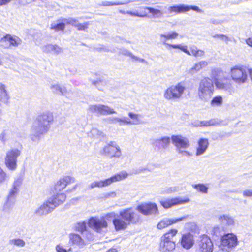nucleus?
<instances>
[{"label": "nucleus", "instance_id": "f257e3e1", "mask_svg": "<svg viewBox=\"0 0 252 252\" xmlns=\"http://www.w3.org/2000/svg\"><path fill=\"white\" fill-rule=\"evenodd\" d=\"M178 233L176 229H171L164 233L160 238L159 251L160 252H173L176 248L174 237Z\"/></svg>", "mask_w": 252, "mask_h": 252}, {"label": "nucleus", "instance_id": "f03ea898", "mask_svg": "<svg viewBox=\"0 0 252 252\" xmlns=\"http://www.w3.org/2000/svg\"><path fill=\"white\" fill-rule=\"evenodd\" d=\"M215 91L213 81L209 77H204L199 82L198 89L199 98L204 101L209 100Z\"/></svg>", "mask_w": 252, "mask_h": 252}, {"label": "nucleus", "instance_id": "7ed1b4c3", "mask_svg": "<svg viewBox=\"0 0 252 252\" xmlns=\"http://www.w3.org/2000/svg\"><path fill=\"white\" fill-rule=\"evenodd\" d=\"M128 173L125 170L118 172L110 178L104 180L94 181L88 186V189L91 190L94 188H103L110 186L111 184L123 180L128 176Z\"/></svg>", "mask_w": 252, "mask_h": 252}, {"label": "nucleus", "instance_id": "20e7f679", "mask_svg": "<svg viewBox=\"0 0 252 252\" xmlns=\"http://www.w3.org/2000/svg\"><path fill=\"white\" fill-rule=\"evenodd\" d=\"M185 90L186 87L183 83L172 85L164 91L163 97L169 101L179 100L182 97Z\"/></svg>", "mask_w": 252, "mask_h": 252}, {"label": "nucleus", "instance_id": "39448f33", "mask_svg": "<svg viewBox=\"0 0 252 252\" xmlns=\"http://www.w3.org/2000/svg\"><path fill=\"white\" fill-rule=\"evenodd\" d=\"M171 140L176 148L177 152L182 156L189 157L192 155L191 153L187 150L190 147V143L188 138L180 135H173Z\"/></svg>", "mask_w": 252, "mask_h": 252}, {"label": "nucleus", "instance_id": "423d86ee", "mask_svg": "<svg viewBox=\"0 0 252 252\" xmlns=\"http://www.w3.org/2000/svg\"><path fill=\"white\" fill-rule=\"evenodd\" d=\"M249 70L243 66L236 65L231 68L230 75L235 82L243 84L247 80V74Z\"/></svg>", "mask_w": 252, "mask_h": 252}, {"label": "nucleus", "instance_id": "0eeeda50", "mask_svg": "<svg viewBox=\"0 0 252 252\" xmlns=\"http://www.w3.org/2000/svg\"><path fill=\"white\" fill-rule=\"evenodd\" d=\"M237 236L233 233L224 235L221 239V243L219 245L220 250L225 252H230L238 244Z\"/></svg>", "mask_w": 252, "mask_h": 252}, {"label": "nucleus", "instance_id": "6e6552de", "mask_svg": "<svg viewBox=\"0 0 252 252\" xmlns=\"http://www.w3.org/2000/svg\"><path fill=\"white\" fill-rule=\"evenodd\" d=\"M48 129L35 120L32 123L31 129L30 138L33 142H39L41 136L47 132Z\"/></svg>", "mask_w": 252, "mask_h": 252}, {"label": "nucleus", "instance_id": "1a4fd4ad", "mask_svg": "<svg viewBox=\"0 0 252 252\" xmlns=\"http://www.w3.org/2000/svg\"><path fill=\"white\" fill-rule=\"evenodd\" d=\"M21 155V151L17 148H12L6 152L5 164L11 171H14L17 167V158Z\"/></svg>", "mask_w": 252, "mask_h": 252}, {"label": "nucleus", "instance_id": "9d476101", "mask_svg": "<svg viewBox=\"0 0 252 252\" xmlns=\"http://www.w3.org/2000/svg\"><path fill=\"white\" fill-rule=\"evenodd\" d=\"M100 153L102 155L111 158H118L122 155L121 149L115 141H110L107 143L100 150Z\"/></svg>", "mask_w": 252, "mask_h": 252}, {"label": "nucleus", "instance_id": "9b49d317", "mask_svg": "<svg viewBox=\"0 0 252 252\" xmlns=\"http://www.w3.org/2000/svg\"><path fill=\"white\" fill-rule=\"evenodd\" d=\"M88 224L89 227L98 233H101L103 229L107 228L108 226V223L104 217H91L88 220Z\"/></svg>", "mask_w": 252, "mask_h": 252}, {"label": "nucleus", "instance_id": "f8f14e48", "mask_svg": "<svg viewBox=\"0 0 252 252\" xmlns=\"http://www.w3.org/2000/svg\"><path fill=\"white\" fill-rule=\"evenodd\" d=\"M190 10L202 13V10L196 6L188 5L185 4L174 5L168 8L169 14H180L188 12Z\"/></svg>", "mask_w": 252, "mask_h": 252}, {"label": "nucleus", "instance_id": "ddd939ff", "mask_svg": "<svg viewBox=\"0 0 252 252\" xmlns=\"http://www.w3.org/2000/svg\"><path fill=\"white\" fill-rule=\"evenodd\" d=\"M88 110L92 113L102 115H109L116 113L114 109L108 105L101 104L90 105Z\"/></svg>", "mask_w": 252, "mask_h": 252}, {"label": "nucleus", "instance_id": "4468645a", "mask_svg": "<svg viewBox=\"0 0 252 252\" xmlns=\"http://www.w3.org/2000/svg\"><path fill=\"white\" fill-rule=\"evenodd\" d=\"M20 38L16 36L7 34L0 40V46L4 48H10L17 47L21 44Z\"/></svg>", "mask_w": 252, "mask_h": 252}, {"label": "nucleus", "instance_id": "2eb2a0df", "mask_svg": "<svg viewBox=\"0 0 252 252\" xmlns=\"http://www.w3.org/2000/svg\"><path fill=\"white\" fill-rule=\"evenodd\" d=\"M120 216L128 224L130 222L136 223L139 220L138 214L132 208H127L122 210L120 212Z\"/></svg>", "mask_w": 252, "mask_h": 252}, {"label": "nucleus", "instance_id": "dca6fc26", "mask_svg": "<svg viewBox=\"0 0 252 252\" xmlns=\"http://www.w3.org/2000/svg\"><path fill=\"white\" fill-rule=\"evenodd\" d=\"M190 201L188 198L182 197L167 198L160 201V204L165 209L172 207L173 206L184 204Z\"/></svg>", "mask_w": 252, "mask_h": 252}, {"label": "nucleus", "instance_id": "f3484780", "mask_svg": "<svg viewBox=\"0 0 252 252\" xmlns=\"http://www.w3.org/2000/svg\"><path fill=\"white\" fill-rule=\"evenodd\" d=\"M52 201V199L48 198L35 210L34 214L37 216H41L47 215L52 212L55 208Z\"/></svg>", "mask_w": 252, "mask_h": 252}, {"label": "nucleus", "instance_id": "a211bd4d", "mask_svg": "<svg viewBox=\"0 0 252 252\" xmlns=\"http://www.w3.org/2000/svg\"><path fill=\"white\" fill-rule=\"evenodd\" d=\"M137 210L144 215L158 213L157 205L153 203H142L137 207Z\"/></svg>", "mask_w": 252, "mask_h": 252}, {"label": "nucleus", "instance_id": "6ab92c4d", "mask_svg": "<svg viewBox=\"0 0 252 252\" xmlns=\"http://www.w3.org/2000/svg\"><path fill=\"white\" fill-rule=\"evenodd\" d=\"M198 246L200 252H213V243L211 239L206 235H203L200 237Z\"/></svg>", "mask_w": 252, "mask_h": 252}, {"label": "nucleus", "instance_id": "aec40b11", "mask_svg": "<svg viewBox=\"0 0 252 252\" xmlns=\"http://www.w3.org/2000/svg\"><path fill=\"white\" fill-rule=\"evenodd\" d=\"M187 217V216H185L178 218H164L161 220L157 224V228L159 230L164 229L174 223H176L179 221L185 220Z\"/></svg>", "mask_w": 252, "mask_h": 252}, {"label": "nucleus", "instance_id": "412c9836", "mask_svg": "<svg viewBox=\"0 0 252 252\" xmlns=\"http://www.w3.org/2000/svg\"><path fill=\"white\" fill-rule=\"evenodd\" d=\"M218 220L223 231L228 230L234 225L233 218L227 214L221 215L218 216Z\"/></svg>", "mask_w": 252, "mask_h": 252}, {"label": "nucleus", "instance_id": "4be33fe9", "mask_svg": "<svg viewBox=\"0 0 252 252\" xmlns=\"http://www.w3.org/2000/svg\"><path fill=\"white\" fill-rule=\"evenodd\" d=\"M35 120L39 121L49 129L50 126L53 121V116L51 112L46 111L39 115Z\"/></svg>", "mask_w": 252, "mask_h": 252}, {"label": "nucleus", "instance_id": "5701e85b", "mask_svg": "<svg viewBox=\"0 0 252 252\" xmlns=\"http://www.w3.org/2000/svg\"><path fill=\"white\" fill-rule=\"evenodd\" d=\"M75 179L70 176H64L61 178L55 184V189L56 191H61L68 185L74 183Z\"/></svg>", "mask_w": 252, "mask_h": 252}, {"label": "nucleus", "instance_id": "b1692460", "mask_svg": "<svg viewBox=\"0 0 252 252\" xmlns=\"http://www.w3.org/2000/svg\"><path fill=\"white\" fill-rule=\"evenodd\" d=\"M194 242L193 236L189 233L183 234L180 241L181 245L186 249L191 248Z\"/></svg>", "mask_w": 252, "mask_h": 252}, {"label": "nucleus", "instance_id": "393cba45", "mask_svg": "<svg viewBox=\"0 0 252 252\" xmlns=\"http://www.w3.org/2000/svg\"><path fill=\"white\" fill-rule=\"evenodd\" d=\"M209 141L206 138H200L197 142L195 155L197 156L203 155L209 146Z\"/></svg>", "mask_w": 252, "mask_h": 252}, {"label": "nucleus", "instance_id": "a878e982", "mask_svg": "<svg viewBox=\"0 0 252 252\" xmlns=\"http://www.w3.org/2000/svg\"><path fill=\"white\" fill-rule=\"evenodd\" d=\"M42 49L44 52L58 55L63 52L62 48L56 44H47L42 46Z\"/></svg>", "mask_w": 252, "mask_h": 252}, {"label": "nucleus", "instance_id": "bb28decb", "mask_svg": "<svg viewBox=\"0 0 252 252\" xmlns=\"http://www.w3.org/2000/svg\"><path fill=\"white\" fill-rule=\"evenodd\" d=\"M128 115L131 120L126 117V125H137L142 123L141 116L140 114L130 112L128 113Z\"/></svg>", "mask_w": 252, "mask_h": 252}, {"label": "nucleus", "instance_id": "cd10ccee", "mask_svg": "<svg viewBox=\"0 0 252 252\" xmlns=\"http://www.w3.org/2000/svg\"><path fill=\"white\" fill-rule=\"evenodd\" d=\"M159 36L160 41L166 48L172 47L173 49H179L182 51L187 52L186 48L182 47V44H171L167 43V41L169 40L167 34H160Z\"/></svg>", "mask_w": 252, "mask_h": 252}, {"label": "nucleus", "instance_id": "c85d7f7f", "mask_svg": "<svg viewBox=\"0 0 252 252\" xmlns=\"http://www.w3.org/2000/svg\"><path fill=\"white\" fill-rule=\"evenodd\" d=\"M208 65L207 61L201 60L196 63L192 67L189 69L188 72L190 74H194L207 67Z\"/></svg>", "mask_w": 252, "mask_h": 252}, {"label": "nucleus", "instance_id": "c756f323", "mask_svg": "<svg viewBox=\"0 0 252 252\" xmlns=\"http://www.w3.org/2000/svg\"><path fill=\"white\" fill-rule=\"evenodd\" d=\"M182 47L185 48L187 52L183 51L187 55L191 56L192 55L195 57H202L205 54V52L202 50L198 49L196 46H192L190 47V52H189L187 49V46L182 45Z\"/></svg>", "mask_w": 252, "mask_h": 252}, {"label": "nucleus", "instance_id": "7c9ffc66", "mask_svg": "<svg viewBox=\"0 0 252 252\" xmlns=\"http://www.w3.org/2000/svg\"><path fill=\"white\" fill-rule=\"evenodd\" d=\"M113 223L116 231L125 229L128 224L124 220L120 218H115L113 220Z\"/></svg>", "mask_w": 252, "mask_h": 252}, {"label": "nucleus", "instance_id": "2f4dec72", "mask_svg": "<svg viewBox=\"0 0 252 252\" xmlns=\"http://www.w3.org/2000/svg\"><path fill=\"white\" fill-rule=\"evenodd\" d=\"M66 195L64 193H60L56 195H53L52 197L49 198V199H52L53 203L55 205V208L62 204L66 199Z\"/></svg>", "mask_w": 252, "mask_h": 252}, {"label": "nucleus", "instance_id": "473e14b6", "mask_svg": "<svg viewBox=\"0 0 252 252\" xmlns=\"http://www.w3.org/2000/svg\"><path fill=\"white\" fill-rule=\"evenodd\" d=\"M170 141L169 137H164L160 139H155L153 140V144L156 146H161L163 148H166Z\"/></svg>", "mask_w": 252, "mask_h": 252}, {"label": "nucleus", "instance_id": "72a5a7b5", "mask_svg": "<svg viewBox=\"0 0 252 252\" xmlns=\"http://www.w3.org/2000/svg\"><path fill=\"white\" fill-rule=\"evenodd\" d=\"M70 241L73 244L82 247L85 245L84 240L77 234L72 233L69 235Z\"/></svg>", "mask_w": 252, "mask_h": 252}, {"label": "nucleus", "instance_id": "f704fd0d", "mask_svg": "<svg viewBox=\"0 0 252 252\" xmlns=\"http://www.w3.org/2000/svg\"><path fill=\"white\" fill-rule=\"evenodd\" d=\"M108 121L111 124H118L120 126L126 125V117H118L112 116L108 118Z\"/></svg>", "mask_w": 252, "mask_h": 252}, {"label": "nucleus", "instance_id": "c9c22d12", "mask_svg": "<svg viewBox=\"0 0 252 252\" xmlns=\"http://www.w3.org/2000/svg\"><path fill=\"white\" fill-rule=\"evenodd\" d=\"M9 99V97L6 90L5 85L0 82V101L6 102Z\"/></svg>", "mask_w": 252, "mask_h": 252}, {"label": "nucleus", "instance_id": "e433bc0d", "mask_svg": "<svg viewBox=\"0 0 252 252\" xmlns=\"http://www.w3.org/2000/svg\"><path fill=\"white\" fill-rule=\"evenodd\" d=\"M119 12L123 14H126L132 16H135L138 17H145L147 16L146 12L143 10H142L140 12H138L137 11L132 12L130 11H125L122 10H120Z\"/></svg>", "mask_w": 252, "mask_h": 252}, {"label": "nucleus", "instance_id": "4c0bfd02", "mask_svg": "<svg viewBox=\"0 0 252 252\" xmlns=\"http://www.w3.org/2000/svg\"><path fill=\"white\" fill-rule=\"evenodd\" d=\"M121 53L122 54L125 56L130 57L132 59L134 60V61H137L144 63H147V62L145 59L134 56L130 51H128L127 49L123 50Z\"/></svg>", "mask_w": 252, "mask_h": 252}, {"label": "nucleus", "instance_id": "58836bf2", "mask_svg": "<svg viewBox=\"0 0 252 252\" xmlns=\"http://www.w3.org/2000/svg\"><path fill=\"white\" fill-rule=\"evenodd\" d=\"M214 83L216 87L219 89L227 90L230 88V84L228 83H224L221 80L216 78Z\"/></svg>", "mask_w": 252, "mask_h": 252}, {"label": "nucleus", "instance_id": "ea45409f", "mask_svg": "<svg viewBox=\"0 0 252 252\" xmlns=\"http://www.w3.org/2000/svg\"><path fill=\"white\" fill-rule=\"evenodd\" d=\"M141 9H147L149 12L153 14V16L156 18H158L162 16L163 12L159 10L155 9L152 7H144L140 8Z\"/></svg>", "mask_w": 252, "mask_h": 252}, {"label": "nucleus", "instance_id": "a19ab883", "mask_svg": "<svg viewBox=\"0 0 252 252\" xmlns=\"http://www.w3.org/2000/svg\"><path fill=\"white\" fill-rule=\"evenodd\" d=\"M223 103V98L220 95H217L213 98L211 101V105L213 107L220 106Z\"/></svg>", "mask_w": 252, "mask_h": 252}, {"label": "nucleus", "instance_id": "79ce46f5", "mask_svg": "<svg viewBox=\"0 0 252 252\" xmlns=\"http://www.w3.org/2000/svg\"><path fill=\"white\" fill-rule=\"evenodd\" d=\"M192 187L197 191L204 194L208 192V187L204 184H197L193 185Z\"/></svg>", "mask_w": 252, "mask_h": 252}, {"label": "nucleus", "instance_id": "37998d69", "mask_svg": "<svg viewBox=\"0 0 252 252\" xmlns=\"http://www.w3.org/2000/svg\"><path fill=\"white\" fill-rule=\"evenodd\" d=\"M64 22L59 23H52L51 24V29L55 30L56 31L63 30L65 28Z\"/></svg>", "mask_w": 252, "mask_h": 252}, {"label": "nucleus", "instance_id": "c03bdc74", "mask_svg": "<svg viewBox=\"0 0 252 252\" xmlns=\"http://www.w3.org/2000/svg\"><path fill=\"white\" fill-rule=\"evenodd\" d=\"M10 244L19 247H23L25 245V242L21 239H14L10 241Z\"/></svg>", "mask_w": 252, "mask_h": 252}, {"label": "nucleus", "instance_id": "a18cd8bd", "mask_svg": "<svg viewBox=\"0 0 252 252\" xmlns=\"http://www.w3.org/2000/svg\"><path fill=\"white\" fill-rule=\"evenodd\" d=\"M75 229L76 231L83 232L86 229V223L84 221H81L77 223L75 225Z\"/></svg>", "mask_w": 252, "mask_h": 252}, {"label": "nucleus", "instance_id": "49530a36", "mask_svg": "<svg viewBox=\"0 0 252 252\" xmlns=\"http://www.w3.org/2000/svg\"><path fill=\"white\" fill-rule=\"evenodd\" d=\"M19 189L12 186L11 188L10 189L9 194L8 195V199L9 200L13 197H14L16 196V195L18 193Z\"/></svg>", "mask_w": 252, "mask_h": 252}, {"label": "nucleus", "instance_id": "de8ad7c7", "mask_svg": "<svg viewBox=\"0 0 252 252\" xmlns=\"http://www.w3.org/2000/svg\"><path fill=\"white\" fill-rule=\"evenodd\" d=\"M23 179L21 177H16L13 183H12V186L13 187H15L18 189H19L20 186L22 184Z\"/></svg>", "mask_w": 252, "mask_h": 252}, {"label": "nucleus", "instance_id": "09e8293b", "mask_svg": "<svg viewBox=\"0 0 252 252\" xmlns=\"http://www.w3.org/2000/svg\"><path fill=\"white\" fill-rule=\"evenodd\" d=\"M8 176L0 166V183H2L8 180Z\"/></svg>", "mask_w": 252, "mask_h": 252}, {"label": "nucleus", "instance_id": "8fccbe9b", "mask_svg": "<svg viewBox=\"0 0 252 252\" xmlns=\"http://www.w3.org/2000/svg\"><path fill=\"white\" fill-rule=\"evenodd\" d=\"M8 138V131L7 130L3 131L0 134V139L3 143H5Z\"/></svg>", "mask_w": 252, "mask_h": 252}, {"label": "nucleus", "instance_id": "3c124183", "mask_svg": "<svg viewBox=\"0 0 252 252\" xmlns=\"http://www.w3.org/2000/svg\"><path fill=\"white\" fill-rule=\"evenodd\" d=\"M63 21L67 24L71 25L76 27V25L78 23V21L76 19L69 18L68 19H64Z\"/></svg>", "mask_w": 252, "mask_h": 252}, {"label": "nucleus", "instance_id": "603ef678", "mask_svg": "<svg viewBox=\"0 0 252 252\" xmlns=\"http://www.w3.org/2000/svg\"><path fill=\"white\" fill-rule=\"evenodd\" d=\"M89 24V23L88 22L84 23L83 24L78 22L76 28H77V30L79 31H84L88 28V26Z\"/></svg>", "mask_w": 252, "mask_h": 252}, {"label": "nucleus", "instance_id": "864d4df0", "mask_svg": "<svg viewBox=\"0 0 252 252\" xmlns=\"http://www.w3.org/2000/svg\"><path fill=\"white\" fill-rule=\"evenodd\" d=\"M214 38H218L227 43L230 41V38L225 35L217 34L213 36Z\"/></svg>", "mask_w": 252, "mask_h": 252}, {"label": "nucleus", "instance_id": "5fc2aeb1", "mask_svg": "<svg viewBox=\"0 0 252 252\" xmlns=\"http://www.w3.org/2000/svg\"><path fill=\"white\" fill-rule=\"evenodd\" d=\"M122 4H124V3L119 2H113L111 1H105L102 3V5L104 6H110L114 5H119Z\"/></svg>", "mask_w": 252, "mask_h": 252}, {"label": "nucleus", "instance_id": "6e6d98bb", "mask_svg": "<svg viewBox=\"0 0 252 252\" xmlns=\"http://www.w3.org/2000/svg\"><path fill=\"white\" fill-rule=\"evenodd\" d=\"M166 34L169 40L176 39L179 35L178 33L174 31H171Z\"/></svg>", "mask_w": 252, "mask_h": 252}, {"label": "nucleus", "instance_id": "4d7b16f0", "mask_svg": "<svg viewBox=\"0 0 252 252\" xmlns=\"http://www.w3.org/2000/svg\"><path fill=\"white\" fill-rule=\"evenodd\" d=\"M221 230H223L221 227L220 228L219 226H215L213 228L212 232L214 235L217 236L221 235Z\"/></svg>", "mask_w": 252, "mask_h": 252}, {"label": "nucleus", "instance_id": "13d9d810", "mask_svg": "<svg viewBox=\"0 0 252 252\" xmlns=\"http://www.w3.org/2000/svg\"><path fill=\"white\" fill-rule=\"evenodd\" d=\"M51 89L52 92L56 94H59L60 86L58 84H53L51 86Z\"/></svg>", "mask_w": 252, "mask_h": 252}, {"label": "nucleus", "instance_id": "bf43d9fd", "mask_svg": "<svg viewBox=\"0 0 252 252\" xmlns=\"http://www.w3.org/2000/svg\"><path fill=\"white\" fill-rule=\"evenodd\" d=\"M213 125H214V123L213 121H201L200 122V125L199 126H208Z\"/></svg>", "mask_w": 252, "mask_h": 252}, {"label": "nucleus", "instance_id": "052dcab7", "mask_svg": "<svg viewBox=\"0 0 252 252\" xmlns=\"http://www.w3.org/2000/svg\"><path fill=\"white\" fill-rule=\"evenodd\" d=\"M116 214L115 212H110L106 214L105 216H103L102 217L104 218V219L109 220V218H116Z\"/></svg>", "mask_w": 252, "mask_h": 252}, {"label": "nucleus", "instance_id": "680f3d73", "mask_svg": "<svg viewBox=\"0 0 252 252\" xmlns=\"http://www.w3.org/2000/svg\"><path fill=\"white\" fill-rule=\"evenodd\" d=\"M68 93L66 88L64 86H60L59 94L63 95H66Z\"/></svg>", "mask_w": 252, "mask_h": 252}, {"label": "nucleus", "instance_id": "e2e57ef3", "mask_svg": "<svg viewBox=\"0 0 252 252\" xmlns=\"http://www.w3.org/2000/svg\"><path fill=\"white\" fill-rule=\"evenodd\" d=\"M243 196L244 197H252V189H246L243 191Z\"/></svg>", "mask_w": 252, "mask_h": 252}, {"label": "nucleus", "instance_id": "0e129e2a", "mask_svg": "<svg viewBox=\"0 0 252 252\" xmlns=\"http://www.w3.org/2000/svg\"><path fill=\"white\" fill-rule=\"evenodd\" d=\"M117 193L115 191L108 192L105 194V197L106 198H114L116 196Z\"/></svg>", "mask_w": 252, "mask_h": 252}, {"label": "nucleus", "instance_id": "69168bd1", "mask_svg": "<svg viewBox=\"0 0 252 252\" xmlns=\"http://www.w3.org/2000/svg\"><path fill=\"white\" fill-rule=\"evenodd\" d=\"M56 250L57 252H67L66 250L64 249L63 247L60 246V245L56 246Z\"/></svg>", "mask_w": 252, "mask_h": 252}, {"label": "nucleus", "instance_id": "338daca9", "mask_svg": "<svg viewBox=\"0 0 252 252\" xmlns=\"http://www.w3.org/2000/svg\"><path fill=\"white\" fill-rule=\"evenodd\" d=\"M91 133L94 136H97L99 134V131L96 128H93L91 131Z\"/></svg>", "mask_w": 252, "mask_h": 252}, {"label": "nucleus", "instance_id": "774afa93", "mask_svg": "<svg viewBox=\"0 0 252 252\" xmlns=\"http://www.w3.org/2000/svg\"><path fill=\"white\" fill-rule=\"evenodd\" d=\"M12 0H0V6L6 5L9 3Z\"/></svg>", "mask_w": 252, "mask_h": 252}]
</instances>
